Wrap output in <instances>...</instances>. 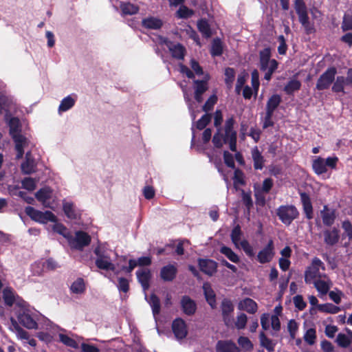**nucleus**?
I'll list each match as a JSON object with an SVG mask.
<instances>
[{
    "label": "nucleus",
    "instance_id": "nucleus-1",
    "mask_svg": "<svg viewBox=\"0 0 352 352\" xmlns=\"http://www.w3.org/2000/svg\"><path fill=\"white\" fill-rule=\"evenodd\" d=\"M271 49L265 47L259 52V68L265 72L264 79L270 81L273 74L278 67V62L276 59H271Z\"/></svg>",
    "mask_w": 352,
    "mask_h": 352
},
{
    "label": "nucleus",
    "instance_id": "nucleus-2",
    "mask_svg": "<svg viewBox=\"0 0 352 352\" xmlns=\"http://www.w3.org/2000/svg\"><path fill=\"white\" fill-rule=\"evenodd\" d=\"M294 7L298 16L299 22L304 28L305 33L311 34L315 32L314 26L309 21L307 8L304 0H294Z\"/></svg>",
    "mask_w": 352,
    "mask_h": 352
},
{
    "label": "nucleus",
    "instance_id": "nucleus-3",
    "mask_svg": "<svg viewBox=\"0 0 352 352\" xmlns=\"http://www.w3.org/2000/svg\"><path fill=\"white\" fill-rule=\"evenodd\" d=\"M276 214L279 220L287 226L298 219L300 215L298 208L292 204L280 206L276 209Z\"/></svg>",
    "mask_w": 352,
    "mask_h": 352
},
{
    "label": "nucleus",
    "instance_id": "nucleus-4",
    "mask_svg": "<svg viewBox=\"0 0 352 352\" xmlns=\"http://www.w3.org/2000/svg\"><path fill=\"white\" fill-rule=\"evenodd\" d=\"M338 160L336 156L328 157L327 159L320 156L316 157L312 161V169L317 175H322L327 172L328 167L331 169H336Z\"/></svg>",
    "mask_w": 352,
    "mask_h": 352
},
{
    "label": "nucleus",
    "instance_id": "nucleus-5",
    "mask_svg": "<svg viewBox=\"0 0 352 352\" xmlns=\"http://www.w3.org/2000/svg\"><path fill=\"white\" fill-rule=\"evenodd\" d=\"M25 214L33 221L40 223H47V222L56 223L57 217L51 211H40L32 206H27L25 208Z\"/></svg>",
    "mask_w": 352,
    "mask_h": 352
},
{
    "label": "nucleus",
    "instance_id": "nucleus-6",
    "mask_svg": "<svg viewBox=\"0 0 352 352\" xmlns=\"http://www.w3.org/2000/svg\"><path fill=\"white\" fill-rule=\"evenodd\" d=\"M320 269L324 270V264L319 258L314 257L305 271V282L307 284H311L316 278L322 277L320 273ZM323 276L326 277V275L324 274Z\"/></svg>",
    "mask_w": 352,
    "mask_h": 352
},
{
    "label": "nucleus",
    "instance_id": "nucleus-7",
    "mask_svg": "<svg viewBox=\"0 0 352 352\" xmlns=\"http://www.w3.org/2000/svg\"><path fill=\"white\" fill-rule=\"evenodd\" d=\"M235 120L233 116L228 118L224 125V144H228L230 149L236 151L237 133L234 129Z\"/></svg>",
    "mask_w": 352,
    "mask_h": 352
},
{
    "label": "nucleus",
    "instance_id": "nucleus-8",
    "mask_svg": "<svg viewBox=\"0 0 352 352\" xmlns=\"http://www.w3.org/2000/svg\"><path fill=\"white\" fill-rule=\"evenodd\" d=\"M94 252L96 256L95 264L98 269L115 272V265L111 262L110 256L105 250L98 246L94 249Z\"/></svg>",
    "mask_w": 352,
    "mask_h": 352
},
{
    "label": "nucleus",
    "instance_id": "nucleus-9",
    "mask_svg": "<svg viewBox=\"0 0 352 352\" xmlns=\"http://www.w3.org/2000/svg\"><path fill=\"white\" fill-rule=\"evenodd\" d=\"M337 69L334 66L328 67L318 78L316 89L318 91L328 89L335 80Z\"/></svg>",
    "mask_w": 352,
    "mask_h": 352
},
{
    "label": "nucleus",
    "instance_id": "nucleus-10",
    "mask_svg": "<svg viewBox=\"0 0 352 352\" xmlns=\"http://www.w3.org/2000/svg\"><path fill=\"white\" fill-rule=\"evenodd\" d=\"M220 308L224 324L228 327L232 326L234 322V306L233 302L230 299L225 298L221 302Z\"/></svg>",
    "mask_w": 352,
    "mask_h": 352
},
{
    "label": "nucleus",
    "instance_id": "nucleus-11",
    "mask_svg": "<svg viewBox=\"0 0 352 352\" xmlns=\"http://www.w3.org/2000/svg\"><path fill=\"white\" fill-rule=\"evenodd\" d=\"M18 131L17 126H10V133L15 142V150L16 151V159H21L24 155L23 147L26 143L27 139L21 134H16L15 132Z\"/></svg>",
    "mask_w": 352,
    "mask_h": 352
},
{
    "label": "nucleus",
    "instance_id": "nucleus-12",
    "mask_svg": "<svg viewBox=\"0 0 352 352\" xmlns=\"http://www.w3.org/2000/svg\"><path fill=\"white\" fill-rule=\"evenodd\" d=\"M275 254L274 245L272 239H270L267 244L261 250L256 256L257 261L261 264L270 263Z\"/></svg>",
    "mask_w": 352,
    "mask_h": 352
},
{
    "label": "nucleus",
    "instance_id": "nucleus-13",
    "mask_svg": "<svg viewBox=\"0 0 352 352\" xmlns=\"http://www.w3.org/2000/svg\"><path fill=\"white\" fill-rule=\"evenodd\" d=\"M173 333L177 340H183L188 335L187 324L182 318L173 320L171 325Z\"/></svg>",
    "mask_w": 352,
    "mask_h": 352
},
{
    "label": "nucleus",
    "instance_id": "nucleus-14",
    "mask_svg": "<svg viewBox=\"0 0 352 352\" xmlns=\"http://www.w3.org/2000/svg\"><path fill=\"white\" fill-rule=\"evenodd\" d=\"M91 240V236L87 232L78 231L76 232L75 238L70 241V245L76 250H82L90 244Z\"/></svg>",
    "mask_w": 352,
    "mask_h": 352
},
{
    "label": "nucleus",
    "instance_id": "nucleus-15",
    "mask_svg": "<svg viewBox=\"0 0 352 352\" xmlns=\"http://www.w3.org/2000/svg\"><path fill=\"white\" fill-rule=\"evenodd\" d=\"M180 306L183 313L188 316H193L197 308L196 302L187 295L182 297Z\"/></svg>",
    "mask_w": 352,
    "mask_h": 352
},
{
    "label": "nucleus",
    "instance_id": "nucleus-16",
    "mask_svg": "<svg viewBox=\"0 0 352 352\" xmlns=\"http://www.w3.org/2000/svg\"><path fill=\"white\" fill-rule=\"evenodd\" d=\"M199 270L204 274L211 276L217 270L218 264L216 261L208 258H199Z\"/></svg>",
    "mask_w": 352,
    "mask_h": 352
},
{
    "label": "nucleus",
    "instance_id": "nucleus-17",
    "mask_svg": "<svg viewBox=\"0 0 352 352\" xmlns=\"http://www.w3.org/2000/svg\"><path fill=\"white\" fill-rule=\"evenodd\" d=\"M299 195L305 218L311 220L314 218V208L310 196L305 192H299Z\"/></svg>",
    "mask_w": 352,
    "mask_h": 352
},
{
    "label": "nucleus",
    "instance_id": "nucleus-18",
    "mask_svg": "<svg viewBox=\"0 0 352 352\" xmlns=\"http://www.w3.org/2000/svg\"><path fill=\"white\" fill-rule=\"evenodd\" d=\"M216 352H240V349L232 340H218L215 345Z\"/></svg>",
    "mask_w": 352,
    "mask_h": 352
},
{
    "label": "nucleus",
    "instance_id": "nucleus-19",
    "mask_svg": "<svg viewBox=\"0 0 352 352\" xmlns=\"http://www.w3.org/2000/svg\"><path fill=\"white\" fill-rule=\"evenodd\" d=\"M52 190L50 187H43L39 189L35 194L36 199L42 204L45 208L53 209L49 200L51 199Z\"/></svg>",
    "mask_w": 352,
    "mask_h": 352
},
{
    "label": "nucleus",
    "instance_id": "nucleus-20",
    "mask_svg": "<svg viewBox=\"0 0 352 352\" xmlns=\"http://www.w3.org/2000/svg\"><path fill=\"white\" fill-rule=\"evenodd\" d=\"M138 282L140 283L144 291L148 290L150 287L151 273L148 269L139 270L136 272Z\"/></svg>",
    "mask_w": 352,
    "mask_h": 352
},
{
    "label": "nucleus",
    "instance_id": "nucleus-21",
    "mask_svg": "<svg viewBox=\"0 0 352 352\" xmlns=\"http://www.w3.org/2000/svg\"><path fill=\"white\" fill-rule=\"evenodd\" d=\"M202 288L206 302L212 309H215L217 307L216 294L210 284L208 282L204 283Z\"/></svg>",
    "mask_w": 352,
    "mask_h": 352
},
{
    "label": "nucleus",
    "instance_id": "nucleus-22",
    "mask_svg": "<svg viewBox=\"0 0 352 352\" xmlns=\"http://www.w3.org/2000/svg\"><path fill=\"white\" fill-rule=\"evenodd\" d=\"M177 274V268L172 264L162 267L160 270V277L164 281L170 282L173 281Z\"/></svg>",
    "mask_w": 352,
    "mask_h": 352
},
{
    "label": "nucleus",
    "instance_id": "nucleus-23",
    "mask_svg": "<svg viewBox=\"0 0 352 352\" xmlns=\"http://www.w3.org/2000/svg\"><path fill=\"white\" fill-rule=\"evenodd\" d=\"M19 322L25 328L29 329H36L38 328V323L36 322V314L35 315V320L29 314L23 311L18 316Z\"/></svg>",
    "mask_w": 352,
    "mask_h": 352
},
{
    "label": "nucleus",
    "instance_id": "nucleus-24",
    "mask_svg": "<svg viewBox=\"0 0 352 352\" xmlns=\"http://www.w3.org/2000/svg\"><path fill=\"white\" fill-rule=\"evenodd\" d=\"M36 164L32 156L31 152L28 151L25 154V160L21 164V171L26 175L32 174L36 170Z\"/></svg>",
    "mask_w": 352,
    "mask_h": 352
},
{
    "label": "nucleus",
    "instance_id": "nucleus-25",
    "mask_svg": "<svg viewBox=\"0 0 352 352\" xmlns=\"http://www.w3.org/2000/svg\"><path fill=\"white\" fill-rule=\"evenodd\" d=\"M324 241L328 245H336L340 239V230L336 228L325 230L323 232Z\"/></svg>",
    "mask_w": 352,
    "mask_h": 352
},
{
    "label": "nucleus",
    "instance_id": "nucleus-26",
    "mask_svg": "<svg viewBox=\"0 0 352 352\" xmlns=\"http://www.w3.org/2000/svg\"><path fill=\"white\" fill-rule=\"evenodd\" d=\"M238 308L239 309L245 311L250 314H254L258 310V305L257 303L252 298H245L239 302Z\"/></svg>",
    "mask_w": 352,
    "mask_h": 352
},
{
    "label": "nucleus",
    "instance_id": "nucleus-27",
    "mask_svg": "<svg viewBox=\"0 0 352 352\" xmlns=\"http://www.w3.org/2000/svg\"><path fill=\"white\" fill-rule=\"evenodd\" d=\"M322 223L326 226H331L336 219V210H329L327 205L323 206V210L320 211Z\"/></svg>",
    "mask_w": 352,
    "mask_h": 352
},
{
    "label": "nucleus",
    "instance_id": "nucleus-28",
    "mask_svg": "<svg viewBox=\"0 0 352 352\" xmlns=\"http://www.w3.org/2000/svg\"><path fill=\"white\" fill-rule=\"evenodd\" d=\"M163 25V21L156 17L149 16L142 21V26L148 30H159Z\"/></svg>",
    "mask_w": 352,
    "mask_h": 352
},
{
    "label": "nucleus",
    "instance_id": "nucleus-29",
    "mask_svg": "<svg viewBox=\"0 0 352 352\" xmlns=\"http://www.w3.org/2000/svg\"><path fill=\"white\" fill-rule=\"evenodd\" d=\"M252 157L255 170H262L264 167L265 160L257 146L252 150Z\"/></svg>",
    "mask_w": 352,
    "mask_h": 352
},
{
    "label": "nucleus",
    "instance_id": "nucleus-30",
    "mask_svg": "<svg viewBox=\"0 0 352 352\" xmlns=\"http://www.w3.org/2000/svg\"><path fill=\"white\" fill-rule=\"evenodd\" d=\"M282 102L281 96L278 94H273L271 96L266 104L265 111L274 113Z\"/></svg>",
    "mask_w": 352,
    "mask_h": 352
},
{
    "label": "nucleus",
    "instance_id": "nucleus-31",
    "mask_svg": "<svg viewBox=\"0 0 352 352\" xmlns=\"http://www.w3.org/2000/svg\"><path fill=\"white\" fill-rule=\"evenodd\" d=\"M260 344L266 349L268 352H274L276 343L267 337L263 331L259 333Z\"/></svg>",
    "mask_w": 352,
    "mask_h": 352
},
{
    "label": "nucleus",
    "instance_id": "nucleus-32",
    "mask_svg": "<svg viewBox=\"0 0 352 352\" xmlns=\"http://www.w3.org/2000/svg\"><path fill=\"white\" fill-rule=\"evenodd\" d=\"M197 29L202 36L206 38H210L212 36L210 25L205 19H201L198 21Z\"/></svg>",
    "mask_w": 352,
    "mask_h": 352
},
{
    "label": "nucleus",
    "instance_id": "nucleus-33",
    "mask_svg": "<svg viewBox=\"0 0 352 352\" xmlns=\"http://www.w3.org/2000/svg\"><path fill=\"white\" fill-rule=\"evenodd\" d=\"M120 10L123 15H133L138 12L140 8L131 2L121 3Z\"/></svg>",
    "mask_w": 352,
    "mask_h": 352
},
{
    "label": "nucleus",
    "instance_id": "nucleus-34",
    "mask_svg": "<svg viewBox=\"0 0 352 352\" xmlns=\"http://www.w3.org/2000/svg\"><path fill=\"white\" fill-rule=\"evenodd\" d=\"M219 252L222 254L225 255L232 263H239V256L230 248L226 245H223L220 248Z\"/></svg>",
    "mask_w": 352,
    "mask_h": 352
},
{
    "label": "nucleus",
    "instance_id": "nucleus-35",
    "mask_svg": "<svg viewBox=\"0 0 352 352\" xmlns=\"http://www.w3.org/2000/svg\"><path fill=\"white\" fill-rule=\"evenodd\" d=\"M171 55L173 58L178 60H183L185 56L186 49L180 43L174 45L173 47L169 48Z\"/></svg>",
    "mask_w": 352,
    "mask_h": 352
},
{
    "label": "nucleus",
    "instance_id": "nucleus-36",
    "mask_svg": "<svg viewBox=\"0 0 352 352\" xmlns=\"http://www.w3.org/2000/svg\"><path fill=\"white\" fill-rule=\"evenodd\" d=\"M223 52L222 42L220 38H217L212 41L210 49V54L212 56H220Z\"/></svg>",
    "mask_w": 352,
    "mask_h": 352
},
{
    "label": "nucleus",
    "instance_id": "nucleus-37",
    "mask_svg": "<svg viewBox=\"0 0 352 352\" xmlns=\"http://www.w3.org/2000/svg\"><path fill=\"white\" fill-rule=\"evenodd\" d=\"M301 87V82L297 79H292L289 80L284 87V91L288 94H293L294 92L300 90Z\"/></svg>",
    "mask_w": 352,
    "mask_h": 352
},
{
    "label": "nucleus",
    "instance_id": "nucleus-38",
    "mask_svg": "<svg viewBox=\"0 0 352 352\" xmlns=\"http://www.w3.org/2000/svg\"><path fill=\"white\" fill-rule=\"evenodd\" d=\"M3 299L6 305L12 307L15 302V296L11 287H6L3 291Z\"/></svg>",
    "mask_w": 352,
    "mask_h": 352
},
{
    "label": "nucleus",
    "instance_id": "nucleus-39",
    "mask_svg": "<svg viewBox=\"0 0 352 352\" xmlns=\"http://www.w3.org/2000/svg\"><path fill=\"white\" fill-rule=\"evenodd\" d=\"M149 304L152 308V312L153 316H155L158 315L160 313L161 305L160 300L156 294H151Z\"/></svg>",
    "mask_w": 352,
    "mask_h": 352
},
{
    "label": "nucleus",
    "instance_id": "nucleus-40",
    "mask_svg": "<svg viewBox=\"0 0 352 352\" xmlns=\"http://www.w3.org/2000/svg\"><path fill=\"white\" fill-rule=\"evenodd\" d=\"M75 104V100L70 96L64 98L58 107L59 112H65L72 108Z\"/></svg>",
    "mask_w": 352,
    "mask_h": 352
},
{
    "label": "nucleus",
    "instance_id": "nucleus-41",
    "mask_svg": "<svg viewBox=\"0 0 352 352\" xmlns=\"http://www.w3.org/2000/svg\"><path fill=\"white\" fill-rule=\"evenodd\" d=\"M318 309L320 312L335 314L340 311V308L331 303H324L318 305Z\"/></svg>",
    "mask_w": 352,
    "mask_h": 352
},
{
    "label": "nucleus",
    "instance_id": "nucleus-42",
    "mask_svg": "<svg viewBox=\"0 0 352 352\" xmlns=\"http://www.w3.org/2000/svg\"><path fill=\"white\" fill-rule=\"evenodd\" d=\"M225 83L228 88L230 89L232 87L236 72L234 68L232 67H226L225 69Z\"/></svg>",
    "mask_w": 352,
    "mask_h": 352
},
{
    "label": "nucleus",
    "instance_id": "nucleus-43",
    "mask_svg": "<svg viewBox=\"0 0 352 352\" xmlns=\"http://www.w3.org/2000/svg\"><path fill=\"white\" fill-rule=\"evenodd\" d=\"M71 291L74 294H82L85 291V285L83 278H78L71 285Z\"/></svg>",
    "mask_w": 352,
    "mask_h": 352
},
{
    "label": "nucleus",
    "instance_id": "nucleus-44",
    "mask_svg": "<svg viewBox=\"0 0 352 352\" xmlns=\"http://www.w3.org/2000/svg\"><path fill=\"white\" fill-rule=\"evenodd\" d=\"M314 287L318 290L319 293H320L322 295H325L328 293L329 289H330V285L322 280H316L313 281Z\"/></svg>",
    "mask_w": 352,
    "mask_h": 352
},
{
    "label": "nucleus",
    "instance_id": "nucleus-45",
    "mask_svg": "<svg viewBox=\"0 0 352 352\" xmlns=\"http://www.w3.org/2000/svg\"><path fill=\"white\" fill-rule=\"evenodd\" d=\"M224 134L221 133V128L217 129L212 140L214 146L217 148H221L224 144Z\"/></svg>",
    "mask_w": 352,
    "mask_h": 352
},
{
    "label": "nucleus",
    "instance_id": "nucleus-46",
    "mask_svg": "<svg viewBox=\"0 0 352 352\" xmlns=\"http://www.w3.org/2000/svg\"><path fill=\"white\" fill-rule=\"evenodd\" d=\"M195 93L204 94L208 89L207 80H194Z\"/></svg>",
    "mask_w": 352,
    "mask_h": 352
},
{
    "label": "nucleus",
    "instance_id": "nucleus-47",
    "mask_svg": "<svg viewBox=\"0 0 352 352\" xmlns=\"http://www.w3.org/2000/svg\"><path fill=\"white\" fill-rule=\"evenodd\" d=\"M243 233L241 226L238 224L234 227L231 232L230 237L232 242L238 247Z\"/></svg>",
    "mask_w": 352,
    "mask_h": 352
},
{
    "label": "nucleus",
    "instance_id": "nucleus-48",
    "mask_svg": "<svg viewBox=\"0 0 352 352\" xmlns=\"http://www.w3.org/2000/svg\"><path fill=\"white\" fill-rule=\"evenodd\" d=\"M241 200L246 209L250 211L253 207L251 191L245 192L244 190H241Z\"/></svg>",
    "mask_w": 352,
    "mask_h": 352
},
{
    "label": "nucleus",
    "instance_id": "nucleus-49",
    "mask_svg": "<svg viewBox=\"0 0 352 352\" xmlns=\"http://www.w3.org/2000/svg\"><path fill=\"white\" fill-rule=\"evenodd\" d=\"M237 342L244 351H251L254 348L252 342L248 337L240 336Z\"/></svg>",
    "mask_w": 352,
    "mask_h": 352
},
{
    "label": "nucleus",
    "instance_id": "nucleus-50",
    "mask_svg": "<svg viewBox=\"0 0 352 352\" xmlns=\"http://www.w3.org/2000/svg\"><path fill=\"white\" fill-rule=\"evenodd\" d=\"M233 183L235 188H236V186L239 184L242 186H244L245 184L244 173L239 168H236L234 170Z\"/></svg>",
    "mask_w": 352,
    "mask_h": 352
},
{
    "label": "nucleus",
    "instance_id": "nucleus-51",
    "mask_svg": "<svg viewBox=\"0 0 352 352\" xmlns=\"http://www.w3.org/2000/svg\"><path fill=\"white\" fill-rule=\"evenodd\" d=\"M58 336L60 341L67 346H69L73 349L78 348V344L76 341L67 335L60 333Z\"/></svg>",
    "mask_w": 352,
    "mask_h": 352
},
{
    "label": "nucleus",
    "instance_id": "nucleus-52",
    "mask_svg": "<svg viewBox=\"0 0 352 352\" xmlns=\"http://www.w3.org/2000/svg\"><path fill=\"white\" fill-rule=\"evenodd\" d=\"M11 322L16 331L17 336L20 339L28 340L30 338L28 332L21 328L14 319L12 318Z\"/></svg>",
    "mask_w": 352,
    "mask_h": 352
},
{
    "label": "nucleus",
    "instance_id": "nucleus-53",
    "mask_svg": "<svg viewBox=\"0 0 352 352\" xmlns=\"http://www.w3.org/2000/svg\"><path fill=\"white\" fill-rule=\"evenodd\" d=\"M212 118L211 114L206 113L203 115L200 119L196 122V128L198 130L204 129L206 126L210 122Z\"/></svg>",
    "mask_w": 352,
    "mask_h": 352
},
{
    "label": "nucleus",
    "instance_id": "nucleus-54",
    "mask_svg": "<svg viewBox=\"0 0 352 352\" xmlns=\"http://www.w3.org/2000/svg\"><path fill=\"white\" fill-rule=\"evenodd\" d=\"M298 323L294 320L292 319L289 320L287 323V331L289 333L290 338L294 340L296 338V333L298 330Z\"/></svg>",
    "mask_w": 352,
    "mask_h": 352
},
{
    "label": "nucleus",
    "instance_id": "nucleus-55",
    "mask_svg": "<svg viewBox=\"0 0 352 352\" xmlns=\"http://www.w3.org/2000/svg\"><path fill=\"white\" fill-rule=\"evenodd\" d=\"M217 100L218 98L215 94L211 95L202 107V110L208 113V111L213 109L214 104L217 102Z\"/></svg>",
    "mask_w": 352,
    "mask_h": 352
},
{
    "label": "nucleus",
    "instance_id": "nucleus-56",
    "mask_svg": "<svg viewBox=\"0 0 352 352\" xmlns=\"http://www.w3.org/2000/svg\"><path fill=\"white\" fill-rule=\"evenodd\" d=\"M305 341L309 345H313L316 340V331L314 328H310L304 335Z\"/></svg>",
    "mask_w": 352,
    "mask_h": 352
},
{
    "label": "nucleus",
    "instance_id": "nucleus-57",
    "mask_svg": "<svg viewBox=\"0 0 352 352\" xmlns=\"http://www.w3.org/2000/svg\"><path fill=\"white\" fill-rule=\"evenodd\" d=\"M63 211L65 214V215L71 219H76V214L74 209V205L72 203L66 202L63 204Z\"/></svg>",
    "mask_w": 352,
    "mask_h": 352
},
{
    "label": "nucleus",
    "instance_id": "nucleus-58",
    "mask_svg": "<svg viewBox=\"0 0 352 352\" xmlns=\"http://www.w3.org/2000/svg\"><path fill=\"white\" fill-rule=\"evenodd\" d=\"M240 245L241 248L248 257L252 258L255 256V252H254L253 248L250 244L248 241L244 239L240 242Z\"/></svg>",
    "mask_w": 352,
    "mask_h": 352
},
{
    "label": "nucleus",
    "instance_id": "nucleus-59",
    "mask_svg": "<svg viewBox=\"0 0 352 352\" xmlns=\"http://www.w3.org/2000/svg\"><path fill=\"white\" fill-rule=\"evenodd\" d=\"M251 82H252V89L255 91V94H257L258 89H259V86H260V82H259V74L256 69H254L252 72Z\"/></svg>",
    "mask_w": 352,
    "mask_h": 352
},
{
    "label": "nucleus",
    "instance_id": "nucleus-60",
    "mask_svg": "<svg viewBox=\"0 0 352 352\" xmlns=\"http://www.w3.org/2000/svg\"><path fill=\"white\" fill-rule=\"evenodd\" d=\"M336 342L338 346L346 348L351 344V340L344 333H340L337 336Z\"/></svg>",
    "mask_w": 352,
    "mask_h": 352
},
{
    "label": "nucleus",
    "instance_id": "nucleus-61",
    "mask_svg": "<svg viewBox=\"0 0 352 352\" xmlns=\"http://www.w3.org/2000/svg\"><path fill=\"white\" fill-rule=\"evenodd\" d=\"M22 186L23 188L29 190V191H33L36 187V182L34 179L32 177H25L22 180Z\"/></svg>",
    "mask_w": 352,
    "mask_h": 352
},
{
    "label": "nucleus",
    "instance_id": "nucleus-62",
    "mask_svg": "<svg viewBox=\"0 0 352 352\" xmlns=\"http://www.w3.org/2000/svg\"><path fill=\"white\" fill-rule=\"evenodd\" d=\"M248 317L244 313H241L236 317L235 327L237 329H243L247 324Z\"/></svg>",
    "mask_w": 352,
    "mask_h": 352
},
{
    "label": "nucleus",
    "instance_id": "nucleus-63",
    "mask_svg": "<svg viewBox=\"0 0 352 352\" xmlns=\"http://www.w3.org/2000/svg\"><path fill=\"white\" fill-rule=\"evenodd\" d=\"M223 155L225 164L229 168H235V163L232 154L228 151H224Z\"/></svg>",
    "mask_w": 352,
    "mask_h": 352
},
{
    "label": "nucleus",
    "instance_id": "nucleus-64",
    "mask_svg": "<svg viewBox=\"0 0 352 352\" xmlns=\"http://www.w3.org/2000/svg\"><path fill=\"white\" fill-rule=\"evenodd\" d=\"M118 289L120 292L127 293L129 290V282L124 277L118 278Z\"/></svg>",
    "mask_w": 352,
    "mask_h": 352
}]
</instances>
